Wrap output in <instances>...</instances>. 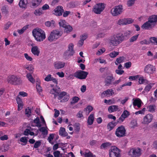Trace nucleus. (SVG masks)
I'll return each mask as SVG.
<instances>
[{
	"instance_id": "1",
	"label": "nucleus",
	"mask_w": 157,
	"mask_h": 157,
	"mask_svg": "<svg viewBox=\"0 0 157 157\" xmlns=\"http://www.w3.org/2000/svg\"><path fill=\"white\" fill-rule=\"evenodd\" d=\"M124 39L123 34L120 33L115 34L111 37L110 40V44L113 46H117L121 44Z\"/></svg>"
},
{
	"instance_id": "2",
	"label": "nucleus",
	"mask_w": 157,
	"mask_h": 157,
	"mask_svg": "<svg viewBox=\"0 0 157 157\" xmlns=\"http://www.w3.org/2000/svg\"><path fill=\"white\" fill-rule=\"evenodd\" d=\"M32 33L35 40L37 41H43L46 37L45 32L40 28H36L33 29Z\"/></svg>"
},
{
	"instance_id": "3",
	"label": "nucleus",
	"mask_w": 157,
	"mask_h": 157,
	"mask_svg": "<svg viewBox=\"0 0 157 157\" xmlns=\"http://www.w3.org/2000/svg\"><path fill=\"white\" fill-rule=\"evenodd\" d=\"M7 81L8 83L14 85H20L22 82V81L20 78L13 75L8 76L7 78Z\"/></svg>"
},
{
	"instance_id": "4",
	"label": "nucleus",
	"mask_w": 157,
	"mask_h": 157,
	"mask_svg": "<svg viewBox=\"0 0 157 157\" xmlns=\"http://www.w3.org/2000/svg\"><path fill=\"white\" fill-rule=\"evenodd\" d=\"M62 35L61 32L58 30H53L50 34L48 37V40L50 41H56Z\"/></svg>"
},
{
	"instance_id": "5",
	"label": "nucleus",
	"mask_w": 157,
	"mask_h": 157,
	"mask_svg": "<svg viewBox=\"0 0 157 157\" xmlns=\"http://www.w3.org/2000/svg\"><path fill=\"white\" fill-rule=\"evenodd\" d=\"M105 8L104 3H99L95 4L93 9V12L97 14H99L103 11Z\"/></svg>"
},
{
	"instance_id": "6",
	"label": "nucleus",
	"mask_w": 157,
	"mask_h": 157,
	"mask_svg": "<svg viewBox=\"0 0 157 157\" xmlns=\"http://www.w3.org/2000/svg\"><path fill=\"white\" fill-rule=\"evenodd\" d=\"M126 132L124 127L121 125L116 129L115 134L117 137L121 138L125 136Z\"/></svg>"
},
{
	"instance_id": "7",
	"label": "nucleus",
	"mask_w": 157,
	"mask_h": 157,
	"mask_svg": "<svg viewBox=\"0 0 157 157\" xmlns=\"http://www.w3.org/2000/svg\"><path fill=\"white\" fill-rule=\"evenodd\" d=\"M110 157H120V150L115 146L112 147L109 150Z\"/></svg>"
},
{
	"instance_id": "8",
	"label": "nucleus",
	"mask_w": 157,
	"mask_h": 157,
	"mask_svg": "<svg viewBox=\"0 0 157 157\" xmlns=\"http://www.w3.org/2000/svg\"><path fill=\"white\" fill-rule=\"evenodd\" d=\"M74 45L72 43L69 44L67 50L63 54L65 58H68L69 56H72L75 53L74 50Z\"/></svg>"
},
{
	"instance_id": "9",
	"label": "nucleus",
	"mask_w": 157,
	"mask_h": 157,
	"mask_svg": "<svg viewBox=\"0 0 157 157\" xmlns=\"http://www.w3.org/2000/svg\"><path fill=\"white\" fill-rule=\"evenodd\" d=\"M123 6L120 5L113 8L111 10V13L113 16L120 14L123 11Z\"/></svg>"
},
{
	"instance_id": "10",
	"label": "nucleus",
	"mask_w": 157,
	"mask_h": 157,
	"mask_svg": "<svg viewBox=\"0 0 157 157\" xmlns=\"http://www.w3.org/2000/svg\"><path fill=\"white\" fill-rule=\"evenodd\" d=\"M88 73L82 70H79L74 74V77L80 79H85Z\"/></svg>"
},
{
	"instance_id": "11",
	"label": "nucleus",
	"mask_w": 157,
	"mask_h": 157,
	"mask_svg": "<svg viewBox=\"0 0 157 157\" xmlns=\"http://www.w3.org/2000/svg\"><path fill=\"white\" fill-rule=\"evenodd\" d=\"M128 155L132 157H137L140 155V149L133 148L130 150L128 152Z\"/></svg>"
},
{
	"instance_id": "12",
	"label": "nucleus",
	"mask_w": 157,
	"mask_h": 157,
	"mask_svg": "<svg viewBox=\"0 0 157 157\" xmlns=\"http://www.w3.org/2000/svg\"><path fill=\"white\" fill-rule=\"evenodd\" d=\"M155 71V67L151 64L147 65L144 68V72L149 75L152 74Z\"/></svg>"
},
{
	"instance_id": "13",
	"label": "nucleus",
	"mask_w": 157,
	"mask_h": 157,
	"mask_svg": "<svg viewBox=\"0 0 157 157\" xmlns=\"http://www.w3.org/2000/svg\"><path fill=\"white\" fill-rule=\"evenodd\" d=\"M153 118V117L152 114H147L144 117L142 123L144 124H148L151 122Z\"/></svg>"
},
{
	"instance_id": "14",
	"label": "nucleus",
	"mask_w": 157,
	"mask_h": 157,
	"mask_svg": "<svg viewBox=\"0 0 157 157\" xmlns=\"http://www.w3.org/2000/svg\"><path fill=\"white\" fill-rule=\"evenodd\" d=\"M114 80V78L112 74L107 76L105 79V86H108L110 85H112V82Z\"/></svg>"
},
{
	"instance_id": "15",
	"label": "nucleus",
	"mask_w": 157,
	"mask_h": 157,
	"mask_svg": "<svg viewBox=\"0 0 157 157\" xmlns=\"http://www.w3.org/2000/svg\"><path fill=\"white\" fill-rule=\"evenodd\" d=\"M156 25V24H151L148 20L145 22L142 26V29L148 30L150 28H152Z\"/></svg>"
},
{
	"instance_id": "16",
	"label": "nucleus",
	"mask_w": 157,
	"mask_h": 157,
	"mask_svg": "<svg viewBox=\"0 0 157 157\" xmlns=\"http://www.w3.org/2000/svg\"><path fill=\"white\" fill-rule=\"evenodd\" d=\"M64 11L63 7L61 6H59L54 10V13L56 16H61Z\"/></svg>"
},
{
	"instance_id": "17",
	"label": "nucleus",
	"mask_w": 157,
	"mask_h": 157,
	"mask_svg": "<svg viewBox=\"0 0 157 157\" xmlns=\"http://www.w3.org/2000/svg\"><path fill=\"white\" fill-rule=\"evenodd\" d=\"M54 66L56 69H59L63 68L65 65V63L61 61H56L54 63Z\"/></svg>"
},
{
	"instance_id": "18",
	"label": "nucleus",
	"mask_w": 157,
	"mask_h": 157,
	"mask_svg": "<svg viewBox=\"0 0 157 157\" xmlns=\"http://www.w3.org/2000/svg\"><path fill=\"white\" fill-rule=\"evenodd\" d=\"M32 53L34 55L38 56L40 53V49L37 46H33L31 49Z\"/></svg>"
},
{
	"instance_id": "19",
	"label": "nucleus",
	"mask_w": 157,
	"mask_h": 157,
	"mask_svg": "<svg viewBox=\"0 0 157 157\" xmlns=\"http://www.w3.org/2000/svg\"><path fill=\"white\" fill-rule=\"evenodd\" d=\"M142 103L141 100L140 98H136L134 100L133 102V105L134 108L136 106H137L138 108H140Z\"/></svg>"
},
{
	"instance_id": "20",
	"label": "nucleus",
	"mask_w": 157,
	"mask_h": 157,
	"mask_svg": "<svg viewBox=\"0 0 157 157\" xmlns=\"http://www.w3.org/2000/svg\"><path fill=\"white\" fill-rule=\"evenodd\" d=\"M114 94L113 90L112 89H111L104 91L101 94H103L104 96H112Z\"/></svg>"
},
{
	"instance_id": "21",
	"label": "nucleus",
	"mask_w": 157,
	"mask_h": 157,
	"mask_svg": "<svg viewBox=\"0 0 157 157\" xmlns=\"http://www.w3.org/2000/svg\"><path fill=\"white\" fill-rule=\"evenodd\" d=\"M108 110L109 113L119 111L120 109L118 108V106L116 105H112L110 106L108 108Z\"/></svg>"
},
{
	"instance_id": "22",
	"label": "nucleus",
	"mask_w": 157,
	"mask_h": 157,
	"mask_svg": "<svg viewBox=\"0 0 157 157\" xmlns=\"http://www.w3.org/2000/svg\"><path fill=\"white\" fill-rule=\"evenodd\" d=\"M117 122L113 121L109 123L107 125V127L109 131L112 130L117 124Z\"/></svg>"
},
{
	"instance_id": "23",
	"label": "nucleus",
	"mask_w": 157,
	"mask_h": 157,
	"mask_svg": "<svg viewBox=\"0 0 157 157\" xmlns=\"http://www.w3.org/2000/svg\"><path fill=\"white\" fill-rule=\"evenodd\" d=\"M148 20L151 24H156L157 22V15H154L150 16L148 18Z\"/></svg>"
},
{
	"instance_id": "24",
	"label": "nucleus",
	"mask_w": 157,
	"mask_h": 157,
	"mask_svg": "<svg viewBox=\"0 0 157 157\" xmlns=\"http://www.w3.org/2000/svg\"><path fill=\"white\" fill-rule=\"evenodd\" d=\"M42 0H32L31 2L32 6L33 8L36 7L40 3Z\"/></svg>"
},
{
	"instance_id": "25",
	"label": "nucleus",
	"mask_w": 157,
	"mask_h": 157,
	"mask_svg": "<svg viewBox=\"0 0 157 157\" xmlns=\"http://www.w3.org/2000/svg\"><path fill=\"white\" fill-rule=\"evenodd\" d=\"M94 114L91 113L88 117L87 121V123L89 125H92L94 122Z\"/></svg>"
},
{
	"instance_id": "26",
	"label": "nucleus",
	"mask_w": 157,
	"mask_h": 157,
	"mask_svg": "<svg viewBox=\"0 0 157 157\" xmlns=\"http://www.w3.org/2000/svg\"><path fill=\"white\" fill-rule=\"evenodd\" d=\"M1 11L2 15L6 16L9 15L8 9L6 6H2L1 9Z\"/></svg>"
},
{
	"instance_id": "27",
	"label": "nucleus",
	"mask_w": 157,
	"mask_h": 157,
	"mask_svg": "<svg viewBox=\"0 0 157 157\" xmlns=\"http://www.w3.org/2000/svg\"><path fill=\"white\" fill-rule=\"evenodd\" d=\"M28 3L27 0H20L19 3L20 7L25 8Z\"/></svg>"
},
{
	"instance_id": "28",
	"label": "nucleus",
	"mask_w": 157,
	"mask_h": 157,
	"mask_svg": "<svg viewBox=\"0 0 157 157\" xmlns=\"http://www.w3.org/2000/svg\"><path fill=\"white\" fill-rule=\"evenodd\" d=\"M23 67L29 71L30 72L29 73H33L34 69L32 65L30 64L28 65H24L23 66Z\"/></svg>"
},
{
	"instance_id": "29",
	"label": "nucleus",
	"mask_w": 157,
	"mask_h": 157,
	"mask_svg": "<svg viewBox=\"0 0 157 157\" xmlns=\"http://www.w3.org/2000/svg\"><path fill=\"white\" fill-rule=\"evenodd\" d=\"M156 105L155 104L147 106V108L149 112L153 113L155 112L156 109Z\"/></svg>"
},
{
	"instance_id": "30",
	"label": "nucleus",
	"mask_w": 157,
	"mask_h": 157,
	"mask_svg": "<svg viewBox=\"0 0 157 157\" xmlns=\"http://www.w3.org/2000/svg\"><path fill=\"white\" fill-rule=\"evenodd\" d=\"M112 145V143L110 142H105L102 144L100 146L101 149H105L107 147H110Z\"/></svg>"
},
{
	"instance_id": "31",
	"label": "nucleus",
	"mask_w": 157,
	"mask_h": 157,
	"mask_svg": "<svg viewBox=\"0 0 157 157\" xmlns=\"http://www.w3.org/2000/svg\"><path fill=\"white\" fill-rule=\"evenodd\" d=\"M59 135L61 136H66L67 133L66 132L65 129L64 128L61 127L59 131Z\"/></svg>"
},
{
	"instance_id": "32",
	"label": "nucleus",
	"mask_w": 157,
	"mask_h": 157,
	"mask_svg": "<svg viewBox=\"0 0 157 157\" xmlns=\"http://www.w3.org/2000/svg\"><path fill=\"white\" fill-rule=\"evenodd\" d=\"M32 73H27L26 77L29 81L33 83L35 82V80L32 76Z\"/></svg>"
},
{
	"instance_id": "33",
	"label": "nucleus",
	"mask_w": 157,
	"mask_h": 157,
	"mask_svg": "<svg viewBox=\"0 0 157 157\" xmlns=\"http://www.w3.org/2000/svg\"><path fill=\"white\" fill-rule=\"evenodd\" d=\"M33 122L35 123L36 125V126L40 127L41 126V125L40 122V119L39 117H37L36 119L34 120L33 121H32V123Z\"/></svg>"
},
{
	"instance_id": "34",
	"label": "nucleus",
	"mask_w": 157,
	"mask_h": 157,
	"mask_svg": "<svg viewBox=\"0 0 157 157\" xmlns=\"http://www.w3.org/2000/svg\"><path fill=\"white\" fill-rule=\"evenodd\" d=\"M55 21L53 20H52L50 21H47L45 23V25L48 27H53L55 26Z\"/></svg>"
},
{
	"instance_id": "35",
	"label": "nucleus",
	"mask_w": 157,
	"mask_h": 157,
	"mask_svg": "<svg viewBox=\"0 0 157 157\" xmlns=\"http://www.w3.org/2000/svg\"><path fill=\"white\" fill-rule=\"evenodd\" d=\"M64 28V31L67 33L70 32L72 31L73 29L72 26L68 25V24Z\"/></svg>"
},
{
	"instance_id": "36",
	"label": "nucleus",
	"mask_w": 157,
	"mask_h": 157,
	"mask_svg": "<svg viewBox=\"0 0 157 157\" xmlns=\"http://www.w3.org/2000/svg\"><path fill=\"white\" fill-rule=\"evenodd\" d=\"M154 84L152 83H150L147 85L145 88L144 89V91L146 92H149L151 89L152 88Z\"/></svg>"
},
{
	"instance_id": "37",
	"label": "nucleus",
	"mask_w": 157,
	"mask_h": 157,
	"mask_svg": "<svg viewBox=\"0 0 157 157\" xmlns=\"http://www.w3.org/2000/svg\"><path fill=\"white\" fill-rule=\"evenodd\" d=\"M59 24L60 27H62L63 28L65 27L68 24L66 21L63 20H61Z\"/></svg>"
},
{
	"instance_id": "38",
	"label": "nucleus",
	"mask_w": 157,
	"mask_h": 157,
	"mask_svg": "<svg viewBox=\"0 0 157 157\" xmlns=\"http://www.w3.org/2000/svg\"><path fill=\"white\" fill-rule=\"evenodd\" d=\"M124 56H121L117 58L115 62V64L118 65V63H120L124 61Z\"/></svg>"
},
{
	"instance_id": "39",
	"label": "nucleus",
	"mask_w": 157,
	"mask_h": 157,
	"mask_svg": "<svg viewBox=\"0 0 157 157\" xmlns=\"http://www.w3.org/2000/svg\"><path fill=\"white\" fill-rule=\"evenodd\" d=\"M93 108L92 106L88 105L85 109L84 111L88 114L93 110Z\"/></svg>"
},
{
	"instance_id": "40",
	"label": "nucleus",
	"mask_w": 157,
	"mask_h": 157,
	"mask_svg": "<svg viewBox=\"0 0 157 157\" xmlns=\"http://www.w3.org/2000/svg\"><path fill=\"white\" fill-rule=\"evenodd\" d=\"M137 124L136 121L135 120H133L131 121L130 124V126L132 128H134L137 126Z\"/></svg>"
},
{
	"instance_id": "41",
	"label": "nucleus",
	"mask_w": 157,
	"mask_h": 157,
	"mask_svg": "<svg viewBox=\"0 0 157 157\" xmlns=\"http://www.w3.org/2000/svg\"><path fill=\"white\" fill-rule=\"evenodd\" d=\"M149 40L150 43H153L157 45V38L155 37H151Z\"/></svg>"
},
{
	"instance_id": "42",
	"label": "nucleus",
	"mask_w": 157,
	"mask_h": 157,
	"mask_svg": "<svg viewBox=\"0 0 157 157\" xmlns=\"http://www.w3.org/2000/svg\"><path fill=\"white\" fill-rule=\"evenodd\" d=\"M34 13L36 16H40L42 13V9L40 8L36 10L34 12Z\"/></svg>"
},
{
	"instance_id": "43",
	"label": "nucleus",
	"mask_w": 157,
	"mask_h": 157,
	"mask_svg": "<svg viewBox=\"0 0 157 157\" xmlns=\"http://www.w3.org/2000/svg\"><path fill=\"white\" fill-rule=\"evenodd\" d=\"M129 115V112L127 110H124L121 115L122 117H123L125 119L127 118Z\"/></svg>"
},
{
	"instance_id": "44",
	"label": "nucleus",
	"mask_w": 157,
	"mask_h": 157,
	"mask_svg": "<svg viewBox=\"0 0 157 157\" xmlns=\"http://www.w3.org/2000/svg\"><path fill=\"white\" fill-rule=\"evenodd\" d=\"M139 80V82L140 84L148 83V81L144 79L143 77H140Z\"/></svg>"
},
{
	"instance_id": "45",
	"label": "nucleus",
	"mask_w": 157,
	"mask_h": 157,
	"mask_svg": "<svg viewBox=\"0 0 157 157\" xmlns=\"http://www.w3.org/2000/svg\"><path fill=\"white\" fill-rule=\"evenodd\" d=\"M31 110L29 107H28L25 109V114L28 117H29L31 115Z\"/></svg>"
},
{
	"instance_id": "46",
	"label": "nucleus",
	"mask_w": 157,
	"mask_h": 157,
	"mask_svg": "<svg viewBox=\"0 0 157 157\" xmlns=\"http://www.w3.org/2000/svg\"><path fill=\"white\" fill-rule=\"evenodd\" d=\"M119 54L118 52L114 51L111 52L109 54V56L111 58H114L118 55Z\"/></svg>"
},
{
	"instance_id": "47",
	"label": "nucleus",
	"mask_w": 157,
	"mask_h": 157,
	"mask_svg": "<svg viewBox=\"0 0 157 157\" xmlns=\"http://www.w3.org/2000/svg\"><path fill=\"white\" fill-rule=\"evenodd\" d=\"M79 100V98L77 96H75L73 98L72 101H71V104L77 103Z\"/></svg>"
},
{
	"instance_id": "48",
	"label": "nucleus",
	"mask_w": 157,
	"mask_h": 157,
	"mask_svg": "<svg viewBox=\"0 0 157 157\" xmlns=\"http://www.w3.org/2000/svg\"><path fill=\"white\" fill-rule=\"evenodd\" d=\"M85 157H95V156L93 155V154L90 151L88 152H85V154H83Z\"/></svg>"
},
{
	"instance_id": "49",
	"label": "nucleus",
	"mask_w": 157,
	"mask_h": 157,
	"mask_svg": "<svg viewBox=\"0 0 157 157\" xmlns=\"http://www.w3.org/2000/svg\"><path fill=\"white\" fill-rule=\"evenodd\" d=\"M139 34H137L132 37L129 39V41L130 42H132L136 41L138 38Z\"/></svg>"
},
{
	"instance_id": "50",
	"label": "nucleus",
	"mask_w": 157,
	"mask_h": 157,
	"mask_svg": "<svg viewBox=\"0 0 157 157\" xmlns=\"http://www.w3.org/2000/svg\"><path fill=\"white\" fill-rule=\"evenodd\" d=\"M20 141L25 143L23 145H25L28 142L27 138L25 136L21 137L20 139Z\"/></svg>"
},
{
	"instance_id": "51",
	"label": "nucleus",
	"mask_w": 157,
	"mask_h": 157,
	"mask_svg": "<svg viewBox=\"0 0 157 157\" xmlns=\"http://www.w3.org/2000/svg\"><path fill=\"white\" fill-rule=\"evenodd\" d=\"M67 92L63 91L61 92L59 94V97L58 98L59 100L63 98L65 96V95L67 94Z\"/></svg>"
},
{
	"instance_id": "52",
	"label": "nucleus",
	"mask_w": 157,
	"mask_h": 157,
	"mask_svg": "<svg viewBox=\"0 0 157 157\" xmlns=\"http://www.w3.org/2000/svg\"><path fill=\"white\" fill-rule=\"evenodd\" d=\"M63 98V99L61 101V102H63L67 101L69 99V94H67Z\"/></svg>"
},
{
	"instance_id": "53",
	"label": "nucleus",
	"mask_w": 157,
	"mask_h": 157,
	"mask_svg": "<svg viewBox=\"0 0 157 157\" xmlns=\"http://www.w3.org/2000/svg\"><path fill=\"white\" fill-rule=\"evenodd\" d=\"M39 130L42 132L43 134H47L48 133V131L44 127L40 128L39 129Z\"/></svg>"
},
{
	"instance_id": "54",
	"label": "nucleus",
	"mask_w": 157,
	"mask_h": 157,
	"mask_svg": "<svg viewBox=\"0 0 157 157\" xmlns=\"http://www.w3.org/2000/svg\"><path fill=\"white\" fill-rule=\"evenodd\" d=\"M125 18L119 20L118 22V24L119 25H126Z\"/></svg>"
},
{
	"instance_id": "55",
	"label": "nucleus",
	"mask_w": 157,
	"mask_h": 157,
	"mask_svg": "<svg viewBox=\"0 0 157 157\" xmlns=\"http://www.w3.org/2000/svg\"><path fill=\"white\" fill-rule=\"evenodd\" d=\"M136 0H129L127 2V5L128 6L130 7L132 6L135 3Z\"/></svg>"
},
{
	"instance_id": "56",
	"label": "nucleus",
	"mask_w": 157,
	"mask_h": 157,
	"mask_svg": "<svg viewBox=\"0 0 157 157\" xmlns=\"http://www.w3.org/2000/svg\"><path fill=\"white\" fill-rule=\"evenodd\" d=\"M36 87L38 92H40L42 91V88L40 86V84L39 82H38V83H36Z\"/></svg>"
},
{
	"instance_id": "57",
	"label": "nucleus",
	"mask_w": 157,
	"mask_h": 157,
	"mask_svg": "<svg viewBox=\"0 0 157 157\" xmlns=\"http://www.w3.org/2000/svg\"><path fill=\"white\" fill-rule=\"evenodd\" d=\"M75 130L76 132H78L80 129L79 124H75L74 126Z\"/></svg>"
},
{
	"instance_id": "58",
	"label": "nucleus",
	"mask_w": 157,
	"mask_h": 157,
	"mask_svg": "<svg viewBox=\"0 0 157 157\" xmlns=\"http://www.w3.org/2000/svg\"><path fill=\"white\" fill-rule=\"evenodd\" d=\"M41 145V142L40 141H36L34 144V148H37L39 147Z\"/></svg>"
},
{
	"instance_id": "59",
	"label": "nucleus",
	"mask_w": 157,
	"mask_h": 157,
	"mask_svg": "<svg viewBox=\"0 0 157 157\" xmlns=\"http://www.w3.org/2000/svg\"><path fill=\"white\" fill-rule=\"evenodd\" d=\"M24 56L26 58V59L28 61H31L33 60L32 58L29 56L28 54L27 53H25L24 54Z\"/></svg>"
},
{
	"instance_id": "60",
	"label": "nucleus",
	"mask_w": 157,
	"mask_h": 157,
	"mask_svg": "<svg viewBox=\"0 0 157 157\" xmlns=\"http://www.w3.org/2000/svg\"><path fill=\"white\" fill-rule=\"evenodd\" d=\"M12 23L10 21L8 22L5 25L4 29L5 30H7L11 25Z\"/></svg>"
},
{
	"instance_id": "61",
	"label": "nucleus",
	"mask_w": 157,
	"mask_h": 157,
	"mask_svg": "<svg viewBox=\"0 0 157 157\" xmlns=\"http://www.w3.org/2000/svg\"><path fill=\"white\" fill-rule=\"evenodd\" d=\"M126 25L132 23L133 21V20L131 18H125Z\"/></svg>"
},
{
	"instance_id": "62",
	"label": "nucleus",
	"mask_w": 157,
	"mask_h": 157,
	"mask_svg": "<svg viewBox=\"0 0 157 157\" xmlns=\"http://www.w3.org/2000/svg\"><path fill=\"white\" fill-rule=\"evenodd\" d=\"M52 78L51 75L50 74L48 75L45 78L44 80L47 82L51 81Z\"/></svg>"
},
{
	"instance_id": "63",
	"label": "nucleus",
	"mask_w": 157,
	"mask_h": 157,
	"mask_svg": "<svg viewBox=\"0 0 157 157\" xmlns=\"http://www.w3.org/2000/svg\"><path fill=\"white\" fill-rule=\"evenodd\" d=\"M132 65V63L130 62H128L124 63V67L128 69L130 68Z\"/></svg>"
},
{
	"instance_id": "64",
	"label": "nucleus",
	"mask_w": 157,
	"mask_h": 157,
	"mask_svg": "<svg viewBox=\"0 0 157 157\" xmlns=\"http://www.w3.org/2000/svg\"><path fill=\"white\" fill-rule=\"evenodd\" d=\"M53 154L55 157H59L60 152L59 151H54Z\"/></svg>"
}]
</instances>
